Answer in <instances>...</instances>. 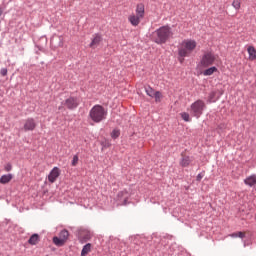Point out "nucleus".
<instances>
[{"label":"nucleus","mask_w":256,"mask_h":256,"mask_svg":"<svg viewBox=\"0 0 256 256\" xmlns=\"http://www.w3.org/2000/svg\"><path fill=\"white\" fill-rule=\"evenodd\" d=\"M171 37H173V29L169 25L161 26L153 33V41L157 45H165Z\"/></svg>","instance_id":"obj_1"},{"label":"nucleus","mask_w":256,"mask_h":256,"mask_svg":"<svg viewBox=\"0 0 256 256\" xmlns=\"http://www.w3.org/2000/svg\"><path fill=\"white\" fill-rule=\"evenodd\" d=\"M89 118L93 123H101L107 119V110L102 105L96 104L90 109Z\"/></svg>","instance_id":"obj_2"},{"label":"nucleus","mask_w":256,"mask_h":256,"mask_svg":"<svg viewBox=\"0 0 256 256\" xmlns=\"http://www.w3.org/2000/svg\"><path fill=\"white\" fill-rule=\"evenodd\" d=\"M195 47H197V42L195 40H188L184 44V48L178 49V60L180 63H183L185 61V57H189V53H191Z\"/></svg>","instance_id":"obj_3"},{"label":"nucleus","mask_w":256,"mask_h":256,"mask_svg":"<svg viewBox=\"0 0 256 256\" xmlns=\"http://www.w3.org/2000/svg\"><path fill=\"white\" fill-rule=\"evenodd\" d=\"M205 107V102L203 100H196L194 103H192L190 106V113L192 117H196V119H199V117L203 115Z\"/></svg>","instance_id":"obj_4"},{"label":"nucleus","mask_w":256,"mask_h":256,"mask_svg":"<svg viewBox=\"0 0 256 256\" xmlns=\"http://www.w3.org/2000/svg\"><path fill=\"white\" fill-rule=\"evenodd\" d=\"M69 239V230L63 229L59 232L58 236H54L52 241L56 247H63L67 240Z\"/></svg>","instance_id":"obj_5"},{"label":"nucleus","mask_w":256,"mask_h":256,"mask_svg":"<svg viewBox=\"0 0 256 256\" xmlns=\"http://www.w3.org/2000/svg\"><path fill=\"white\" fill-rule=\"evenodd\" d=\"M62 105L69 109V111H75L79 107V99L77 97L70 96L65 101L62 102Z\"/></svg>","instance_id":"obj_6"},{"label":"nucleus","mask_w":256,"mask_h":256,"mask_svg":"<svg viewBox=\"0 0 256 256\" xmlns=\"http://www.w3.org/2000/svg\"><path fill=\"white\" fill-rule=\"evenodd\" d=\"M213 63H215V55L211 52L204 54L200 61V65H202V67H209L213 65Z\"/></svg>","instance_id":"obj_7"},{"label":"nucleus","mask_w":256,"mask_h":256,"mask_svg":"<svg viewBox=\"0 0 256 256\" xmlns=\"http://www.w3.org/2000/svg\"><path fill=\"white\" fill-rule=\"evenodd\" d=\"M37 127V122H35V119L33 118H27L25 120L23 130L24 131H35V128Z\"/></svg>","instance_id":"obj_8"},{"label":"nucleus","mask_w":256,"mask_h":256,"mask_svg":"<svg viewBox=\"0 0 256 256\" xmlns=\"http://www.w3.org/2000/svg\"><path fill=\"white\" fill-rule=\"evenodd\" d=\"M59 175H61V170L59 169V167H54L48 175L49 183H55Z\"/></svg>","instance_id":"obj_9"},{"label":"nucleus","mask_w":256,"mask_h":256,"mask_svg":"<svg viewBox=\"0 0 256 256\" xmlns=\"http://www.w3.org/2000/svg\"><path fill=\"white\" fill-rule=\"evenodd\" d=\"M78 239L82 243H87L91 239V232L85 229H80L78 232Z\"/></svg>","instance_id":"obj_10"},{"label":"nucleus","mask_w":256,"mask_h":256,"mask_svg":"<svg viewBox=\"0 0 256 256\" xmlns=\"http://www.w3.org/2000/svg\"><path fill=\"white\" fill-rule=\"evenodd\" d=\"M128 192L127 190H123L118 192L117 194V201H119V203H121V205H129V197H127Z\"/></svg>","instance_id":"obj_11"},{"label":"nucleus","mask_w":256,"mask_h":256,"mask_svg":"<svg viewBox=\"0 0 256 256\" xmlns=\"http://www.w3.org/2000/svg\"><path fill=\"white\" fill-rule=\"evenodd\" d=\"M136 15L143 19L145 17V4L144 3H139L136 6Z\"/></svg>","instance_id":"obj_12"},{"label":"nucleus","mask_w":256,"mask_h":256,"mask_svg":"<svg viewBox=\"0 0 256 256\" xmlns=\"http://www.w3.org/2000/svg\"><path fill=\"white\" fill-rule=\"evenodd\" d=\"M140 19H141L140 16L133 14L129 16L128 21L131 23V25H133V27H137V25L141 23Z\"/></svg>","instance_id":"obj_13"},{"label":"nucleus","mask_w":256,"mask_h":256,"mask_svg":"<svg viewBox=\"0 0 256 256\" xmlns=\"http://www.w3.org/2000/svg\"><path fill=\"white\" fill-rule=\"evenodd\" d=\"M103 41V36L101 34L96 33L94 34V38L92 39L90 43V47H95V45H99Z\"/></svg>","instance_id":"obj_14"},{"label":"nucleus","mask_w":256,"mask_h":256,"mask_svg":"<svg viewBox=\"0 0 256 256\" xmlns=\"http://www.w3.org/2000/svg\"><path fill=\"white\" fill-rule=\"evenodd\" d=\"M41 241V238L39 237V234L34 233L30 236L28 243L29 245H37Z\"/></svg>","instance_id":"obj_15"},{"label":"nucleus","mask_w":256,"mask_h":256,"mask_svg":"<svg viewBox=\"0 0 256 256\" xmlns=\"http://www.w3.org/2000/svg\"><path fill=\"white\" fill-rule=\"evenodd\" d=\"M219 97L220 96H217V92L212 91L208 95L207 103H217V101H219Z\"/></svg>","instance_id":"obj_16"},{"label":"nucleus","mask_w":256,"mask_h":256,"mask_svg":"<svg viewBox=\"0 0 256 256\" xmlns=\"http://www.w3.org/2000/svg\"><path fill=\"white\" fill-rule=\"evenodd\" d=\"M13 179V174H4L0 177L1 185H7Z\"/></svg>","instance_id":"obj_17"},{"label":"nucleus","mask_w":256,"mask_h":256,"mask_svg":"<svg viewBox=\"0 0 256 256\" xmlns=\"http://www.w3.org/2000/svg\"><path fill=\"white\" fill-rule=\"evenodd\" d=\"M191 157L189 156H183L180 160V166L181 167H189L191 165Z\"/></svg>","instance_id":"obj_18"},{"label":"nucleus","mask_w":256,"mask_h":256,"mask_svg":"<svg viewBox=\"0 0 256 256\" xmlns=\"http://www.w3.org/2000/svg\"><path fill=\"white\" fill-rule=\"evenodd\" d=\"M218 69L215 66H212L206 70H204L202 72V75H204V77H209L211 75H213V73H217Z\"/></svg>","instance_id":"obj_19"},{"label":"nucleus","mask_w":256,"mask_h":256,"mask_svg":"<svg viewBox=\"0 0 256 256\" xmlns=\"http://www.w3.org/2000/svg\"><path fill=\"white\" fill-rule=\"evenodd\" d=\"M245 185H248V187H253V185H256V176H249L244 180Z\"/></svg>","instance_id":"obj_20"},{"label":"nucleus","mask_w":256,"mask_h":256,"mask_svg":"<svg viewBox=\"0 0 256 256\" xmlns=\"http://www.w3.org/2000/svg\"><path fill=\"white\" fill-rule=\"evenodd\" d=\"M247 52L249 54V59H251L252 61H255V59H256V49H255V47L249 46L247 48Z\"/></svg>","instance_id":"obj_21"},{"label":"nucleus","mask_w":256,"mask_h":256,"mask_svg":"<svg viewBox=\"0 0 256 256\" xmlns=\"http://www.w3.org/2000/svg\"><path fill=\"white\" fill-rule=\"evenodd\" d=\"M91 252V243H87L83 246L81 256H86Z\"/></svg>","instance_id":"obj_22"},{"label":"nucleus","mask_w":256,"mask_h":256,"mask_svg":"<svg viewBox=\"0 0 256 256\" xmlns=\"http://www.w3.org/2000/svg\"><path fill=\"white\" fill-rule=\"evenodd\" d=\"M157 91H155V89H153V87H151V86H146L145 87V93H146V95H148V97H155V93H156Z\"/></svg>","instance_id":"obj_23"},{"label":"nucleus","mask_w":256,"mask_h":256,"mask_svg":"<svg viewBox=\"0 0 256 256\" xmlns=\"http://www.w3.org/2000/svg\"><path fill=\"white\" fill-rule=\"evenodd\" d=\"M110 135H111L112 139H119V137L121 135V130L115 128V129L112 130Z\"/></svg>","instance_id":"obj_24"},{"label":"nucleus","mask_w":256,"mask_h":256,"mask_svg":"<svg viewBox=\"0 0 256 256\" xmlns=\"http://www.w3.org/2000/svg\"><path fill=\"white\" fill-rule=\"evenodd\" d=\"M232 7H234L236 11H239V9H241V0H233Z\"/></svg>","instance_id":"obj_25"},{"label":"nucleus","mask_w":256,"mask_h":256,"mask_svg":"<svg viewBox=\"0 0 256 256\" xmlns=\"http://www.w3.org/2000/svg\"><path fill=\"white\" fill-rule=\"evenodd\" d=\"M154 98H155L156 103H161V99L163 98V94H161V92H159V91H156L154 93Z\"/></svg>","instance_id":"obj_26"},{"label":"nucleus","mask_w":256,"mask_h":256,"mask_svg":"<svg viewBox=\"0 0 256 256\" xmlns=\"http://www.w3.org/2000/svg\"><path fill=\"white\" fill-rule=\"evenodd\" d=\"M180 115L183 121H185L186 123H189V121H191V117L189 116V113L182 112Z\"/></svg>","instance_id":"obj_27"},{"label":"nucleus","mask_w":256,"mask_h":256,"mask_svg":"<svg viewBox=\"0 0 256 256\" xmlns=\"http://www.w3.org/2000/svg\"><path fill=\"white\" fill-rule=\"evenodd\" d=\"M77 163H79V156L74 155L71 163L72 167H77Z\"/></svg>","instance_id":"obj_28"},{"label":"nucleus","mask_w":256,"mask_h":256,"mask_svg":"<svg viewBox=\"0 0 256 256\" xmlns=\"http://www.w3.org/2000/svg\"><path fill=\"white\" fill-rule=\"evenodd\" d=\"M7 73H8L7 68L0 69V75H2V77H7Z\"/></svg>","instance_id":"obj_29"},{"label":"nucleus","mask_w":256,"mask_h":256,"mask_svg":"<svg viewBox=\"0 0 256 256\" xmlns=\"http://www.w3.org/2000/svg\"><path fill=\"white\" fill-rule=\"evenodd\" d=\"M5 171L9 172L11 171V169H13V165H11V163H7L4 167Z\"/></svg>","instance_id":"obj_30"},{"label":"nucleus","mask_w":256,"mask_h":256,"mask_svg":"<svg viewBox=\"0 0 256 256\" xmlns=\"http://www.w3.org/2000/svg\"><path fill=\"white\" fill-rule=\"evenodd\" d=\"M164 239H168V241H171L173 239V235L166 234L164 236Z\"/></svg>","instance_id":"obj_31"},{"label":"nucleus","mask_w":256,"mask_h":256,"mask_svg":"<svg viewBox=\"0 0 256 256\" xmlns=\"http://www.w3.org/2000/svg\"><path fill=\"white\" fill-rule=\"evenodd\" d=\"M5 12V6H0V17L3 15Z\"/></svg>","instance_id":"obj_32"},{"label":"nucleus","mask_w":256,"mask_h":256,"mask_svg":"<svg viewBox=\"0 0 256 256\" xmlns=\"http://www.w3.org/2000/svg\"><path fill=\"white\" fill-rule=\"evenodd\" d=\"M201 179H203V175L201 173H199L197 176H196V181H201Z\"/></svg>","instance_id":"obj_33"},{"label":"nucleus","mask_w":256,"mask_h":256,"mask_svg":"<svg viewBox=\"0 0 256 256\" xmlns=\"http://www.w3.org/2000/svg\"><path fill=\"white\" fill-rule=\"evenodd\" d=\"M237 235L240 239H243V237H245V233L243 232H237Z\"/></svg>","instance_id":"obj_34"},{"label":"nucleus","mask_w":256,"mask_h":256,"mask_svg":"<svg viewBox=\"0 0 256 256\" xmlns=\"http://www.w3.org/2000/svg\"><path fill=\"white\" fill-rule=\"evenodd\" d=\"M230 237H232V238H234V239H237V237H238V234H237V232H235V233H232V234L230 235Z\"/></svg>","instance_id":"obj_35"},{"label":"nucleus","mask_w":256,"mask_h":256,"mask_svg":"<svg viewBox=\"0 0 256 256\" xmlns=\"http://www.w3.org/2000/svg\"><path fill=\"white\" fill-rule=\"evenodd\" d=\"M63 107H65V105H63V102H62L61 106L58 107L59 111H61V109H63Z\"/></svg>","instance_id":"obj_36"},{"label":"nucleus","mask_w":256,"mask_h":256,"mask_svg":"<svg viewBox=\"0 0 256 256\" xmlns=\"http://www.w3.org/2000/svg\"><path fill=\"white\" fill-rule=\"evenodd\" d=\"M61 39H62V38H61V36H60V37H59V41H61Z\"/></svg>","instance_id":"obj_37"}]
</instances>
